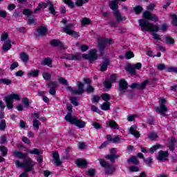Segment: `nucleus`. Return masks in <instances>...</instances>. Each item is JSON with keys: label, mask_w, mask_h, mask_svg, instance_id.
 <instances>
[{"label": "nucleus", "mask_w": 177, "mask_h": 177, "mask_svg": "<svg viewBox=\"0 0 177 177\" xmlns=\"http://www.w3.org/2000/svg\"><path fill=\"white\" fill-rule=\"evenodd\" d=\"M142 17L145 19L138 20L139 26L141 27V31H151V32H157L160 29L158 26L154 25L148 21L151 20V21L157 23V21H158V17H157L156 14H153L149 11H145L142 14Z\"/></svg>", "instance_id": "f257e3e1"}, {"label": "nucleus", "mask_w": 177, "mask_h": 177, "mask_svg": "<svg viewBox=\"0 0 177 177\" xmlns=\"http://www.w3.org/2000/svg\"><path fill=\"white\" fill-rule=\"evenodd\" d=\"M13 154L15 157H18V158H24V163L20 162L19 160H16V167L18 168L24 167L26 172H32V171H34V167H35L37 162H34L31 158L27 157V154L23 153L21 151H14Z\"/></svg>", "instance_id": "f03ea898"}, {"label": "nucleus", "mask_w": 177, "mask_h": 177, "mask_svg": "<svg viewBox=\"0 0 177 177\" xmlns=\"http://www.w3.org/2000/svg\"><path fill=\"white\" fill-rule=\"evenodd\" d=\"M66 107L68 109V113L65 116V120L67 122H70V124H73L77 128L82 129V128H85L86 123L82 120H79L76 116L73 117V106L71 104H67Z\"/></svg>", "instance_id": "7ed1b4c3"}, {"label": "nucleus", "mask_w": 177, "mask_h": 177, "mask_svg": "<svg viewBox=\"0 0 177 177\" xmlns=\"http://www.w3.org/2000/svg\"><path fill=\"white\" fill-rule=\"evenodd\" d=\"M113 44V39H106V38H100L98 40V48L100 53V55L103 56L104 55V48H106V45H111Z\"/></svg>", "instance_id": "20e7f679"}, {"label": "nucleus", "mask_w": 177, "mask_h": 177, "mask_svg": "<svg viewBox=\"0 0 177 177\" xmlns=\"http://www.w3.org/2000/svg\"><path fill=\"white\" fill-rule=\"evenodd\" d=\"M13 100H20V95L19 94H11L4 97L8 110L13 109Z\"/></svg>", "instance_id": "39448f33"}, {"label": "nucleus", "mask_w": 177, "mask_h": 177, "mask_svg": "<svg viewBox=\"0 0 177 177\" xmlns=\"http://www.w3.org/2000/svg\"><path fill=\"white\" fill-rule=\"evenodd\" d=\"M77 86L78 89L74 88L71 86L66 87L67 91H70L73 95H82L85 91L84 90V86H85V84L81 82H77Z\"/></svg>", "instance_id": "423d86ee"}, {"label": "nucleus", "mask_w": 177, "mask_h": 177, "mask_svg": "<svg viewBox=\"0 0 177 177\" xmlns=\"http://www.w3.org/2000/svg\"><path fill=\"white\" fill-rule=\"evenodd\" d=\"M96 53H97L96 49H91L89 51L88 54H84L82 56L84 59H86L87 60H89L90 63H93V62H95V60H97L99 57Z\"/></svg>", "instance_id": "0eeeda50"}, {"label": "nucleus", "mask_w": 177, "mask_h": 177, "mask_svg": "<svg viewBox=\"0 0 177 177\" xmlns=\"http://www.w3.org/2000/svg\"><path fill=\"white\" fill-rule=\"evenodd\" d=\"M127 89H128V82L125 79H121L119 81L118 91L120 92V93H125Z\"/></svg>", "instance_id": "6e6552de"}, {"label": "nucleus", "mask_w": 177, "mask_h": 177, "mask_svg": "<svg viewBox=\"0 0 177 177\" xmlns=\"http://www.w3.org/2000/svg\"><path fill=\"white\" fill-rule=\"evenodd\" d=\"M129 133H131V135H133V136H134L137 139L140 138V133H139V131H138V126H136V124H134L130 127Z\"/></svg>", "instance_id": "1a4fd4ad"}, {"label": "nucleus", "mask_w": 177, "mask_h": 177, "mask_svg": "<svg viewBox=\"0 0 177 177\" xmlns=\"http://www.w3.org/2000/svg\"><path fill=\"white\" fill-rule=\"evenodd\" d=\"M168 156H169L168 151H160L158 153L157 159L159 161H167Z\"/></svg>", "instance_id": "9d476101"}, {"label": "nucleus", "mask_w": 177, "mask_h": 177, "mask_svg": "<svg viewBox=\"0 0 177 177\" xmlns=\"http://www.w3.org/2000/svg\"><path fill=\"white\" fill-rule=\"evenodd\" d=\"M51 45L53 46H59L61 50H66V49H67V47H65L63 43H62V41H60L59 40H56V39L52 40Z\"/></svg>", "instance_id": "9b49d317"}, {"label": "nucleus", "mask_w": 177, "mask_h": 177, "mask_svg": "<svg viewBox=\"0 0 177 177\" xmlns=\"http://www.w3.org/2000/svg\"><path fill=\"white\" fill-rule=\"evenodd\" d=\"M37 31L38 32V35H36L37 37H45L48 32V28L46 26H41Z\"/></svg>", "instance_id": "f8f14e48"}, {"label": "nucleus", "mask_w": 177, "mask_h": 177, "mask_svg": "<svg viewBox=\"0 0 177 177\" xmlns=\"http://www.w3.org/2000/svg\"><path fill=\"white\" fill-rule=\"evenodd\" d=\"M106 125L111 128V129H120L118 124L113 120H109L106 122Z\"/></svg>", "instance_id": "ddd939ff"}, {"label": "nucleus", "mask_w": 177, "mask_h": 177, "mask_svg": "<svg viewBox=\"0 0 177 177\" xmlns=\"http://www.w3.org/2000/svg\"><path fill=\"white\" fill-rule=\"evenodd\" d=\"M160 149V145H154L152 147H151L149 150L145 147H141V151L142 153H147L148 151L151 153V154H153L156 150H158Z\"/></svg>", "instance_id": "4468645a"}, {"label": "nucleus", "mask_w": 177, "mask_h": 177, "mask_svg": "<svg viewBox=\"0 0 177 177\" xmlns=\"http://www.w3.org/2000/svg\"><path fill=\"white\" fill-rule=\"evenodd\" d=\"M120 157H121V155H115L113 153L105 156V158H106V160H109V161H111L112 164H114V162H115V158H120Z\"/></svg>", "instance_id": "2eb2a0df"}, {"label": "nucleus", "mask_w": 177, "mask_h": 177, "mask_svg": "<svg viewBox=\"0 0 177 177\" xmlns=\"http://www.w3.org/2000/svg\"><path fill=\"white\" fill-rule=\"evenodd\" d=\"M109 64H110V59H109V58H105L104 61L101 64L100 71H106Z\"/></svg>", "instance_id": "dca6fc26"}, {"label": "nucleus", "mask_w": 177, "mask_h": 177, "mask_svg": "<svg viewBox=\"0 0 177 177\" xmlns=\"http://www.w3.org/2000/svg\"><path fill=\"white\" fill-rule=\"evenodd\" d=\"M113 15L116 18L117 21H122L124 20H127V17H122L121 12L119 10H115L113 12Z\"/></svg>", "instance_id": "f3484780"}, {"label": "nucleus", "mask_w": 177, "mask_h": 177, "mask_svg": "<svg viewBox=\"0 0 177 177\" xmlns=\"http://www.w3.org/2000/svg\"><path fill=\"white\" fill-rule=\"evenodd\" d=\"M156 113L164 115V113H167V111H168V109L165 104H160V108H156Z\"/></svg>", "instance_id": "a211bd4d"}, {"label": "nucleus", "mask_w": 177, "mask_h": 177, "mask_svg": "<svg viewBox=\"0 0 177 177\" xmlns=\"http://www.w3.org/2000/svg\"><path fill=\"white\" fill-rule=\"evenodd\" d=\"M53 157L54 160H55V164H56L57 167H59V165H62V161H60V156L59 155V152L57 151L54 152L53 153Z\"/></svg>", "instance_id": "6ab92c4d"}, {"label": "nucleus", "mask_w": 177, "mask_h": 177, "mask_svg": "<svg viewBox=\"0 0 177 177\" xmlns=\"http://www.w3.org/2000/svg\"><path fill=\"white\" fill-rule=\"evenodd\" d=\"M76 164L78 167L84 168L88 165V162L85 159L80 158L76 160Z\"/></svg>", "instance_id": "aec40b11"}, {"label": "nucleus", "mask_w": 177, "mask_h": 177, "mask_svg": "<svg viewBox=\"0 0 177 177\" xmlns=\"http://www.w3.org/2000/svg\"><path fill=\"white\" fill-rule=\"evenodd\" d=\"M98 161L100 162V165L103 168H111V165L110 163L106 162L104 159L99 158Z\"/></svg>", "instance_id": "412c9836"}, {"label": "nucleus", "mask_w": 177, "mask_h": 177, "mask_svg": "<svg viewBox=\"0 0 177 177\" xmlns=\"http://www.w3.org/2000/svg\"><path fill=\"white\" fill-rule=\"evenodd\" d=\"M11 48H12V43L10 40H6L4 42V44L3 45V52H8V50H9V49H10Z\"/></svg>", "instance_id": "4be33fe9"}, {"label": "nucleus", "mask_w": 177, "mask_h": 177, "mask_svg": "<svg viewBox=\"0 0 177 177\" xmlns=\"http://www.w3.org/2000/svg\"><path fill=\"white\" fill-rule=\"evenodd\" d=\"M66 60H80L81 59V55L78 54L73 55L70 54L66 57Z\"/></svg>", "instance_id": "5701e85b"}, {"label": "nucleus", "mask_w": 177, "mask_h": 177, "mask_svg": "<svg viewBox=\"0 0 177 177\" xmlns=\"http://www.w3.org/2000/svg\"><path fill=\"white\" fill-rule=\"evenodd\" d=\"M52 58H44L41 62L42 66H48V67L52 68Z\"/></svg>", "instance_id": "b1692460"}, {"label": "nucleus", "mask_w": 177, "mask_h": 177, "mask_svg": "<svg viewBox=\"0 0 177 177\" xmlns=\"http://www.w3.org/2000/svg\"><path fill=\"white\" fill-rule=\"evenodd\" d=\"M109 7L112 10H113V12L118 10H117V8H118V0H113V1H111Z\"/></svg>", "instance_id": "393cba45"}, {"label": "nucleus", "mask_w": 177, "mask_h": 177, "mask_svg": "<svg viewBox=\"0 0 177 177\" xmlns=\"http://www.w3.org/2000/svg\"><path fill=\"white\" fill-rule=\"evenodd\" d=\"M126 71L131 74V75H136V71L133 65H128L126 68Z\"/></svg>", "instance_id": "a878e982"}, {"label": "nucleus", "mask_w": 177, "mask_h": 177, "mask_svg": "<svg viewBox=\"0 0 177 177\" xmlns=\"http://www.w3.org/2000/svg\"><path fill=\"white\" fill-rule=\"evenodd\" d=\"M20 59L24 63L26 64L28 62L30 57H28V55H27L26 53H21Z\"/></svg>", "instance_id": "bb28decb"}, {"label": "nucleus", "mask_w": 177, "mask_h": 177, "mask_svg": "<svg viewBox=\"0 0 177 177\" xmlns=\"http://www.w3.org/2000/svg\"><path fill=\"white\" fill-rule=\"evenodd\" d=\"M127 162H132L134 165H139V160L136 158V156H132L127 160Z\"/></svg>", "instance_id": "cd10ccee"}, {"label": "nucleus", "mask_w": 177, "mask_h": 177, "mask_svg": "<svg viewBox=\"0 0 177 177\" xmlns=\"http://www.w3.org/2000/svg\"><path fill=\"white\" fill-rule=\"evenodd\" d=\"M48 9L51 13V15H53L54 16H55L56 15V10H55V7L53 6V3H52V2H48Z\"/></svg>", "instance_id": "c85d7f7f"}, {"label": "nucleus", "mask_w": 177, "mask_h": 177, "mask_svg": "<svg viewBox=\"0 0 177 177\" xmlns=\"http://www.w3.org/2000/svg\"><path fill=\"white\" fill-rule=\"evenodd\" d=\"M46 86L50 88H57V82L50 81L48 83H47Z\"/></svg>", "instance_id": "c756f323"}, {"label": "nucleus", "mask_w": 177, "mask_h": 177, "mask_svg": "<svg viewBox=\"0 0 177 177\" xmlns=\"http://www.w3.org/2000/svg\"><path fill=\"white\" fill-rule=\"evenodd\" d=\"M89 2V0H76L75 3L77 6H82L83 5H85V3H88Z\"/></svg>", "instance_id": "7c9ffc66"}, {"label": "nucleus", "mask_w": 177, "mask_h": 177, "mask_svg": "<svg viewBox=\"0 0 177 177\" xmlns=\"http://www.w3.org/2000/svg\"><path fill=\"white\" fill-rule=\"evenodd\" d=\"M101 109L106 111L107 110H110V102H105L101 105Z\"/></svg>", "instance_id": "2f4dec72"}, {"label": "nucleus", "mask_w": 177, "mask_h": 177, "mask_svg": "<svg viewBox=\"0 0 177 177\" xmlns=\"http://www.w3.org/2000/svg\"><path fill=\"white\" fill-rule=\"evenodd\" d=\"M74 27V24H68L64 28V31L67 34L68 32H70V31H72L71 30Z\"/></svg>", "instance_id": "473e14b6"}, {"label": "nucleus", "mask_w": 177, "mask_h": 177, "mask_svg": "<svg viewBox=\"0 0 177 177\" xmlns=\"http://www.w3.org/2000/svg\"><path fill=\"white\" fill-rule=\"evenodd\" d=\"M147 84H149V80H145L142 83L138 84V89L143 91L147 86Z\"/></svg>", "instance_id": "72a5a7b5"}, {"label": "nucleus", "mask_w": 177, "mask_h": 177, "mask_svg": "<svg viewBox=\"0 0 177 177\" xmlns=\"http://www.w3.org/2000/svg\"><path fill=\"white\" fill-rule=\"evenodd\" d=\"M39 75V71L34 70V71H30V72L28 73V77H35Z\"/></svg>", "instance_id": "f704fd0d"}, {"label": "nucleus", "mask_w": 177, "mask_h": 177, "mask_svg": "<svg viewBox=\"0 0 177 177\" xmlns=\"http://www.w3.org/2000/svg\"><path fill=\"white\" fill-rule=\"evenodd\" d=\"M0 151L2 153L3 157L8 154V148L5 146H0Z\"/></svg>", "instance_id": "c9c22d12"}, {"label": "nucleus", "mask_w": 177, "mask_h": 177, "mask_svg": "<svg viewBox=\"0 0 177 177\" xmlns=\"http://www.w3.org/2000/svg\"><path fill=\"white\" fill-rule=\"evenodd\" d=\"M66 34L71 35V37H73L74 38H78V37H80V33L78 32H75V30H71Z\"/></svg>", "instance_id": "e433bc0d"}, {"label": "nucleus", "mask_w": 177, "mask_h": 177, "mask_svg": "<svg viewBox=\"0 0 177 177\" xmlns=\"http://www.w3.org/2000/svg\"><path fill=\"white\" fill-rule=\"evenodd\" d=\"M6 129V122L5 120H1L0 121V131H5Z\"/></svg>", "instance_id": "4c0bfd02"}, {"label": "nucleus", "mask_w": 177, "mask_h": 177, "mask_svg": "<svg viewBox=\"0 0 177 177\" xmlns=\"http://www.w3.org/2000/svg\"><path fill=\"white\" fill-rule=\"evenodd\" d=\"M39 125H41V122L37 119L33 120V127L37 129V131L39 129Z\"/></svg>", "instance_id": "58836bf2"}, {"label": "nucleus", "mask_w": 177, "mask_h": 177, "mask_svg": "<svg viewBox=\"0 0 177 177\" xmlns=\"http://www.w3.org/2000/svg\"><path fill=\"white\" fill-rule=\"evenodd\" d=\"M101 97L102 100H104V102H109V100H110L111 99L110 95H109L108 93H102L101 95Z\"/></svg>", "instance_id": "ea45409f"}, {"label": "nucleus", "mask_w": 177, "mask_h": 177, "mask_svg": "<svg viewBox=\"0 0 177 177\" xmlns=\"http://www.w3.org/2000/svg\"><path fill=\"white\" fill-rule=\"evenodd\" d=\"M148 138L151 139V140H156V139H158V135H157L156 133H150L148 135Z\"/></svg>", "instance_id": "a19ab883"}, {"label": "nucleus", "mask_w": 177, "mask_h": 177, "mask_svg": "<svg viewBox=\"0 0 177 177\" xmlns=\"http://www.w3.org/2000/svg\"><path fill=\"white\" fill-rule=\"evenodd\" d=\"M133 10L136 12V15H139L140 13H142L143 8L140 6H137L134 7Z\"/></svg>", "instance_id": "79ce46f5"}, {"label": "nucleus", "mask_w": 177, "mask_h": 177, "mask_svg": "<svg viewBox=\"0 0 177 177\" xmlns=\"http://www.w3.org/2000/svg\"><path fill=\"white\" fill-rule=\"evenodd\" d=\"M42 75H43L44 80H46V81L50 80V78L52 77V75H50V73L48 72L43 73Z\"/></svg>", "instance_id": "37998d69"}, {"label": "nucleus", "mask_w": 177, "mask_h": 177, "mask_svg": "<svg viewBox=\"0 0 177 177\" xmlns=\"http://www.w3.org/2000/svg\"><path fill=\"white\" fill-rule=\"evenodd\" d=\"M0 82H1V84H4L5 85H10V84H12V80L9 79L1 78L0 79Z\"/></svg>", "instance_id": "c03bdc74"}, {"label": "nucleus", "mask_w": 177, "mask_h": 177, "mask_svg": "<svg viewBox=\"0 0 177 177\" xmlns=\"http://www.w3.org/2000/svg\"><path fill=\"white\" fill-rule=\"evenodd\" d=\"M59 82L64 85L65 86H68V82L64 77H60L58 79Z\"/></svg>", "instance_id": "a18cd8bd"}, {"label": "nucleus", "mask_w": 177, "mask_h": 177, "mask_svg": "<svg viewBox=\"0 0 177 177\" xmlns=\"http://www.w3.org/2000/svg\"><path fill=\"white\" fill-rule=\"evenodd\" d=\"M166 42L170 45H174L175 44V40L172 37L167 36L166 37Z\"/></svg>", "instance_id": "49530a36"}, {"label": "nucleus", "mask_w": 177, "mask_h": 177, "mask_svg": "<svg viewBox=\"0 0 177 177\" xmlns=\"http://www.w3.org/2000/svg\"><path fill=\"white\" fill-rule=\"evenodd\" d=\"M70 100H71L72 104H73V106H78L79 103H78V101L77 100V97H71Z\"/></svg>", "instance_id": "de8ad7c7"}, {"label": "nucleus", "mask_w": 177, "mask_h": 177, "mask_svg": "<svg viewBox=\"0 0 177 177\" xmlns=\"http://www.w3.org/2000/svg\"><path fill=\"white\" fill-rule=\"evenodd\" d=\"M28 153H30V154H35L36 156L41 154L40 150L37 148L33 149L32 151H29Z\"/></svg>", "instance_id": "09e8293b"}, {"label": "nucleus", "mask_w": 177, "mask_h": 177, "mask_svg": "<svg viewBox=\"0 0 177 177\" xmlns=\"http://www.w3.org/2000/svg\"><path fill=\"white\" fill-rule=\"evenodd\" d=\"M100 97L98 95H93L91 98L92 103H99Z\"/></svg>", "instance_id": "8fccbe9b"}, {"label": "nucleus", "mask_w": 177, "mask_h": 177, "mask_svg": "<svg viewBox=\"0 0 177 177\" xmlns=\"http://www.w3.org/2000/svg\"><path fill=\"white\" fill-rule=\"evenodd\" d=\"M114 169L113 168V165H111V167H106L105 169V174L107 175H110L111 174H113L114 172Z\"/></svg>", "instance_id": "3c124183"}, {"label": "nucleus", "mask_w": 177, "mask_h": 177, "mask_svg": "<svg viewBox=\"0 0 177 177\" xmlns=\"http://www.w3.org/2000/svg\"><path fill=\"white\" fill-rule=\"evenodd\" d=\"M82 26H85L86 24H91V19L89 18H83L82 19Z\"/></svg>", "instance_id": "603ef678"}, {"label": "nucleus", "mask_w": 177, "mask_h": 177, "mask_svg": "<svg viewBox=\"0 0 177 177\" xmlns=\"http://www.w3.org/2000/svg\"><path fill=\"white\" fill-rule=\"evenodd\" d=\"M64 3H66V5H68V6H69V8H74V3L73 2V1L71 0H64Z\"/></svg>", "instance_id": "864d4df0"}, {"label": "nucleus", "mask_w": 177, "mask_h": 177, "mask_svg": "<svg viewBox=\"0 0 177 177\" xmlns=\"http://www.w3.org/2000/svg\"><path fill=\"white\" fill-rule=\"evenodd\" d=\"M112 84L113 83L111 81L107 80L104 82V85L105 88H106V89H111Z\"/></svg>", "instance_id": "5fc2aeb1"}, {"label": "nucleus", "mask_w": 177, "mask_h": 177, "mask_svg": "<svg viewBox=\"0 0 177 177\" xmlns=\"http://www.w3.org/2000/svg\"><path fill=\"white\" fill-rule=\"evenodd\" d=\"M23 104L26 105V107H30V100L27 97H24L22 99Z\"/></svg>", "instance_id": "6e6d98bb"}, {"label": "nucleus", "mask_w": 177, "mask_h": 177, "mask_svg": "<svg viewBox=\"0 0 177 177\" xmlns=\"http://www.w3.org/2000/svg\"><path fill=\"white\" fill-rule=\"evenodd\" d=\"M144 162H145V164L147 165L150 167V165H151V164H153V159L151 158H148L147 159L144 158Z\"/></svg>", "instance_id": "4d7b16f0"}, {"label": "nucleus", "mask_w": 177, "mask_h": 177, "mask_svg": "<svg viewBox=\"0 0 177 177\" xmlns=\"http://www.w3.org/2000/svg\"><path fill=\"white\" fill-rule=\"evenodd\" d=\"M23 15H24L25 16H30L32 15V11L28 8H26L24 10Z\"/></svg>", "instance_id": "13d9d810"}, {"label": "nucleus", "mask_w": 177, "mask_h": 177, "mask_svg": "<svg viewBox=\"0 0 177 177\" xmlns=\"http://www.w3.org/2000/svg\"><path fill=\"white\" fill-rule=\"evenodd\" d=\"M125 56L127 59H132V57H133L135 55L133 54V53H132V51H128L127 53H126Z\"/></svg>", "instance_id": "bf43d9fd"}, {"label": "nucleus", "mask_w": 177, "mask_h": 177, "mask_svg": "<svg viewBox=\"0 0 177 177\" xmlns=\"http://www.w3.org/2000/svg\"><path fill=\"white\" fill-rule=\"evenodd\" d=\"M167 71H168V73H175L176 74H177V68L170 66V67L167 68Z\"/></svg>", "instance_id": "052dcab7"}, {"label": "nucleus", "mask_w": 177, "mask_h": 177, "mask_svg": "<svg viewBox=\"0 0 177 177\" xmlns=\"http://www.w3.org/2000/svg\"><path fill=\"white\" fill-rule=\"evenodd\" d=\"M92 125L95 129H100L102 128V124L96 122H92Z\"/></svg>", "instance_id": "680f3d73"}, {"label": "nucleus", "mask_w": 177, "mask_h": 177, "mask_svg": "<svg viewBox=\"0 0 177 177\" xmlns=\"http://www.w3.org/2000/svg\"><path fill=\"white\" fill-rule=\"evenodd\" d=\"M131 172H139L140 169L138 167V166H131L129 168Z\"/></svg>", "instance_id": "e2e57ef3"}, {"label": "nucleus", "mask_w": 177, "mask_h": 177, "mask_svg": "<svg viewBox=\"0 0 177 177\" xmlns=\"http://www.w3.org/2000/svg\"><path fill=\"white\" fill-rule=\"evenodd\" d=\"M171 17H172L171 23H172L173 26H177V17H176V15H173L171 16Z\"/></svg>", "instance_id": "0e129e2a"}, {"label": "nucleus", "mask_w": 177, "mask_h": 177, "mask_svg": "<svg viewBox=\"0 0 177 177\" xmlns=\"http://www.w3.org/2000/svg\"><path fill=\"white\" fill-rule=\"evenodd\" d=\"M95 173L96 171L95 170V169H89L88 171V175L91 176V177L95 176Z\"/></svg>", "instance_id": "69168bd1"}, {"label": "nucleus", "mask_w": 177, "mask_h": 177, "mask_svg": "<svg viewBox=\"0 0 177 177\" xmlns=\"http://www.w3.org/2000/svg\"><path fill=\"white\" fill-rule=\"evenodd\" d=\"M86 91L88 92V93H92V92L95 91V88L92 86L88 85Z\"/></svg>", "instance_id": "338daca9"}, {"label": "nucleus", "mask_w": 177, "mask_h": 177, "mask_svg": "<svg viewBox=\"0 0 177 177\" xmlns=\"http://www.w3.org/2000/svg\"><path fill=\"white\" fill-rule=\"evenodd\" d=\"M80 49L82 50V52H86V50L89 49V46L86 45H82L80 47Z\"/></svg>", "instance_id": "774afa93"}]
</instances>
